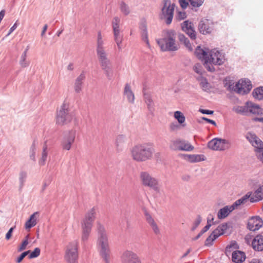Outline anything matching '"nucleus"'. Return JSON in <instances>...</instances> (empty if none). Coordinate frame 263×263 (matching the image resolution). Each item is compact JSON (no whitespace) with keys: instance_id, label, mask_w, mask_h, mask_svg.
<instances>
[{"instance_id":"nucleus-60","label":"nucleus","mask_w":263,"mask_h":263,"mask_svg":"<svg viewBox=\"0 0 263 263\" xmlns=\"http://www.w3.org/2000/svg\"><path fill=\"white\" fill-rule=\"evenodd\" d=\"M17 21H16L15 24L11 27L10 29L9 32L7 35V36H9L16 28L17 26Z\"/></svg>"},{"instance_id":"nucleus-59","label":"nucleus","mask_w":263,"mask_h":263,"mask_svg":"<svg viewBox=\"0 0 263 263\" xmlns=\"http://www.w3.org/2000/svg\"><path fill=\"white\" fill-rule=\"evenodd\" d=\"M199 111L203 114L212 115L214 111L213 110H206L203 109H200Z\"/></svg>"},{"instance_id":"nucleus-6","label":"nucleus","mask_w":263,"mask_h":263,"mask_svg":"<svg viewBox=\"0 0 263 263\" xmlns=\"http://www.w3.org/2000/svg\"><path fill=\"white\" fill-rule=\"evenodd\" d=\"M250 195L251 194L248 193L242 197L237 200L232 205H227L220 209L217 213L218 218L220 219H222L227 217L233 210L237 209L239 206L246 203L248 201Z\"/></svg>"},{"instance_id":"nucleus-34","label":"nucleus","mask_w":263,"mask_h":263,"mask_svg":"<svg viewBox=\"0 0 263 263\" xmlns=\"http://www.w3.org/2000/svg\"><path fill=\"white\" fill-rule=\"evenodd\" d=\"M47 146L46 144H45L43 147L42 157L39 160V164L40 166H43L45 164V162L47 158Z\"/></svg>"},{"instance_id":"nucleus-37","label":"nucleus","mask_w":263,"mask_h":263,"mask_svg":"<svg viewBox=\"0 0 263 263\" xmlns=\"http://www.w3.org/2000/svg\"><path fill=\"white\" fill-rule=\"evenodd\" d=\"M126 137L123 135H118L116 140V145L118 148H120L125 143Z\"/></svg>"},{"instance_id":"nucleus-58","label":"nucleus","mask_w":263,"mask_h":263,"mask_svg":"<svg viewBox=\"0 0 263 263\" xmlns=\"http://www.w3.org/2000/svg\"><path fill=\"white\" fill-rule=\"evenodd\" d=\"M200 86L203 89H206L208 87V83L205 79H203L200 83Z\"/></svg>"},{"instance_id":"nucleus-53","label":"nucleus","mask_w":263,"mask_h":263,"mask_svg":"<svg viewBox=\"0 0 263 263\" xmlns=\"http://www.w3.org/2000/svg\"><path fill=\"white\" fill-rule=\"evenodd\" d=\"M201 221V217L199 216L194 222V226L192 229L193 230H194L199 226V224L200 223Z\"/></svg>"},{"instance_id":"nucleus-56","label":"nucleus","mask_w":263,"mask_h":263,"mask_svg":"<svg viewBox=\"0 0 263 263\" xmlns=\"http://www.w3.org/2000/svg\"><path fill=\"white\" fill-rule=\"evenodd\" d=\"M227 249H229L230 251L232 249H237L238 248V245L236 242H232L230 245H229L227 247Z\"/></svg>"},{"instance_id":"nucleus-33","label":"nucleus","mask_w":263,"mask_h":263,"mask_svg":"<svg viewBox=\"0 0 263 263\" xmlns=\"http://www.w3.org/2000/svg\"><path fill=\"white\" fill-rule=\"evenodd\" d=\"M124 93L126 96L129 102H133L135 99L134 95L128 84H126L124 88Z\"/></svg>"},{"instance_id":"nucleus-13","label":"nucleus","mask_w":263,"mask_h":263,"mask_svg":"<svg viewBox=\"0 0 263 263\" xmlns=\"http://www.w3.org/2000/svg\"><path fill=\"white\" fill-rule=\"evenodd\" d=\"M208 146L213 151H224L229 148V143L224 139L215 138L209 142Z\"/></svg>"},{"instance_id":"nucleus-17","label":"nucleus","mask_w":263,"mask_h":263,"mask_svg":"<svg viewBox=\"0 0 263 263\" xmlns=\"http://www.w3.org/2000/svg\"><path fill=\"white\" fill-rule=\"evenodd\" d=\"M227 224H221L215 230L213 231L211 234L207 238L205 241L206 245L210 244L214 240L217 238L219 236L222 235L227 230Z\"/></svg>"},{"instance_id":"nucleus-64","label":"nucleus","mask_w":263,"mask_h":263,"mask_svg":"<svg viewBox=\"0 0 263 263\" xmlns=\"http://www.w3.org/2000/svg\"><path fill=\"white\" fill-rule=\"evenodd\" d=\"M179 40L181 43L185 42L187 39L182 34H180L178 36Z\"/></svg>"},{"instance_id":"nucleus-4","label":"nucleus","mask_w":263,"mask_h":263,"mask_svg":"<svg viewBox=\"0 0 263 263\" xmlns=\"http://www.w3.org/2000/svg\"><path fill=\"white\" fill-rule=\"evenodd\" d=\"M224 61V56L219 51L214 49L209 51L203 65L208 71L213 72L215 70L214 65H221Z\"/></svg>"},{"instance_id":"nucleus-8","label":"nucleus","mask_w":263,"mask_h":263,"mask_svg":"<svg viewBox=\"0 0 263 263\" xmlns=\"http://www.w3.org/2000/svg\"><path fill=\"white\" fill-rule=\"evenodd\" d=\"M78 244L76 241L69 243L66 247L64 258L68 263H77L78 259Z\"/></svg>"},{"instance_id":"nucleus-43","label":"nucleus","mask_w":263,"mask_h":263,"mask_svg":"<svg viewBox=\"0 0 263 263\" xmlns=\"http://www.w3.org/2000/svg\"><path fill=\"white\" fill-rule=\"evenodd\" d=\"M233 110L237 114H245L247 112V105L243 106H235L233 108Z\"/></svg>"},{"instance_id":"nucleus-15","label":"nucleus","mask_w":263,"mask_h":263,"mask_svg":"<svg viewBox=\"0 0 263 263\" xmlns=\"http://www.w3.org/2000/svg\"><path fill=\"white\" fill-rule=\"evenodd\" d=\"M252 88L251 82L248 80L241 79L236 83L234 90L239 94L249 92Z\"/></svg>"},{"instance_id":"nucleus-46","label":"nucleus","mask_w":263,"mask_h":263,"mask_svg":"<svg viewBox=\"0 0 263 263\" xmlns=\"http://www.w3.org/2000/svg\"><path fill=\"white\" fill-rule=\"evenodd\" d=\"M40 249L39 248H35V249L30 254L29 258H33L38 257L40 254Z\"/></svg>"},{"instance_id":"nucleus-5","label":"nucleus","mask_w":263,"mask_h":263,"mask_svg":"<svg viewBox=\"0 0 263 263\" xmlns=\"http://www.w3.org/2000/svg\"><path fill=\"white\" fill-rule=\"evenodd\" d=\"M73 118L72 115L69 113L68 104L63 103L57 112L55 123L58 125L63 126L70 123Z\"/></svg>"},{"instance_id":"nucleus-31","label":"nucleus","mask_w":263,"mask_h":263,"mask_svg":"<svg viewBox=\"0 0 263 263\" xmlns=\"http://www.w3.org/2000/svg\"><path fill=\"white\" fill-rule=\"evenodd\" d=\"M146 220L156 234L160 233V230L155 220L149 215L146 216Z\"/></svg>"},{"instance_id":"nucleus-62","label":"nucleus","mask_w":263,"mask_h":263,"mask_svg":"<svg viewBox=\"0 0 263 263\" xmlns=\"http://www.w3.org/2000/svg\"><path fill=\"white\" fill-rule=\"evenodd\" d=\"M257 153V157L263 162V149H259Z\"/></svg>"},{"instance_id":"nucleus-52","label":"nucleus","mask_w":263,"mask_h":263,"mask_svg":"<svg viewBox=\"0 0 263 263\" xmlns=\"http://www.w3.org/2000/svg\"><path fill=\"white\" fill-rule=\"evenodd\" d=\"M15 228V226H14V227L11 228L9 229V230L8 231V232L7 233V234H6V237H5V238L6 240H8L11 238V237L12 236V233Z\"/></svg>"},{"instance_id":"nucleus-18","label":"nucleus","mask_w":263,"mask_h":263,"mask_svg":"<svg viewBox=\"0 0 263 263\" xmlns=\"http://www.w3.org/2000/svg\"><path fill=\"white\" fill-rule=\"evenodd\" d=\"M263 226V220L259 216L250 218L248 222V229L252 231L259 230Z\"/></svg>"},{"instance_id":"nucleus-63","label":"nucleus","mask_w":263,"mask_h":263,"mask_svg":"<svg viewBox=\"0 0 263 263\" xmlns=\"http://www.w3.org/2000/svg\"><path fill=\"white\" fill-rule=\"evenodd\" d=\"M202 120H204V121H206L207 122L211 123L215 126L216 125V122L214 120L208 119L205 117H202Z\"/></svg>"},{"instance_id":"nucleus-20","label":"nucleus","mask_w":263,"mask_h":263,"mask_svg":"<svg viewBox=\"0 0 263 263\" xmlns=\"http://www.w3.org/2000/svg\"><path fill=\"white\" fill-rule=\"evenodd\" d=\"M181 28L191 39H195L196 38L195 31L191 22L189 21L183 22L181 24Z\"/></svg>"},{"instance_id":"nucleus-28","label":"nucleus","mask_w":263,"mask_h":263,"mask_svg":"<svg viewBox=\"0 0 263 263\" xmlns=\"http://www.w3.org/2000/svg\"><path fill=\"white\" fill-rule=\"evenodd\" d=\"M101 67L102 70H104L106 76L108 78H110L112 76L113 71L112 69V66L110 61H106L102 63H100Z\"/></svg>"},{"instance_id":"nucleus-47","label":"nucleus","mask_w":263,"mask_h":263,"mask_svg":"<svg viewBox=\"0 0 263 263\" xmlns=\"http://www.w3.org/2000/svg\"><path fill=\"white\" fill-rule=\"evenodd\" d=\"M191 5L195 7H200L204 0H189Z\"/></svg>"},{"instance_id":"nucleus-24","label":"nucleus","mask_w":263,"mask_h":263,"mask_svg":"<svg viewBox=\"0 0 263 263\" xmlns=\"http://www.w3.org/2000/svg\"><path fill=\"white\" fill-rule=\"evenodd\" d=\"M39 213L37 212L33 213L29 217V219L25 223V228L29 230L30 228L34 227L37 223V218Z\"/></svg>"},{"instance_id":"nucleus-49","label":"nucleus","mask_w":263,"mask_h":263,"mask_svg":"<svg viewBox=\"0 0 263 263\" xmlns=\"http://www.w3.org/2000/svg\"><path fill=\"white\" fill-rule=\"evenodd\" d=\"M193 69L195 72H196L197 73L201 75L202 73V66L199 64H196L194 67Z\"/></svg>"},{"instance_id":"nucleus-10","label":"nucleus","mask_w":263,"mask_h":263,"mask_svg":"<svg viewBox=\"0 0 263 263\" xmlns=\"http://www.w3.org/2000/svg\"><path fill=\"white\" fill-rule=\"evenodd\" d=\"M120 20L118 17H115L111 23L113 30L114 40L117 44L119 50L121 49V44L122 43L123 36L121 34L120 29Z\"/></svg>"},{"instance_id":"nucleus-48","label":"nucleus","mask_w":263,"mask_h":263,"mask_svg":"<svg viewBox=\"0 0 263 263\" xmlns=\"http://www.w3.org/2000/svg\"><path fill=\"white\" fill-rule=\"evenodd\" d=\"M186 17V13L184 11H179L176 16V19L180 21L184 20Z\"/></svg>"},{"instance_id":"nucleus-41","label":"nucleus","mask_w":263,"mask_h":263,"mask_svg":"<svg viewBox=\"0 0 263 263\" xmlns=\"http://www.w3.org/2000/svg\"><path fill=\"white\" fill-rule=\"evenodd\" d=\"M82 240L83 241L88 240L90 235L91 229L82 228Z\"/></svg>"},{"instance_id":"nucleus-30","label":"nucleus","mask_w":263,"mask_h":263,"mask_svg":"<svg viewBox=\"0 0 263 263\" xmlns=\"http://www.w3.org/2000/svg\"><path fill=\"white\" fill-rule=\"evenodd\" d=\"M209 51H206L202 49L200 46H198L195 51V54L199 59L202 60L203 63L208 55Z\"/></svg>"},{"instance_id":"nucleus-50","label":"nucleus","mask_w":263,"mask_h":263,"mask_svg":"<svg viewBox=\"0 0 263 263\" xmlns=\"http://www.w3.org/2000/svg\"><path fill=\"white\" fill-rule=\"evenodd\" d=\"M30 253V251H27L22 253L21 255L16 259V262L17 263H20L24 257Z\"/></svg>"},{"instance_id":"nucleus-38","label":"nucleus","mask_w":263,"mask_h":263,"mask_svg":"<svg viewBox=\"0 0 263 263\" xmlns=\"http://www.w3.org/2000/svg\"><path fill=\"white\" fill-rule=\"evenodd\" d=\"M27 51V50H26L24 51V52H23V53L22 54V55L21 56V60L20 61V64L21 66L23 68L28 66L30 64L29 62H28L26 60Z\"/></svg>"},{"instance_id":"nucleus-11","label":"nucleus","mask_w":263,"mask_h":263,"mask_svg":"<svg viewBox=\"0 0 263 263\" xmlns=\"http://www.w3.org/2000/svg\"><path fill=\"white\" fill-rule=\"evenodd\" d=\"M175 5L172 4L170 0H164L163 6L162 8V13L164 17L166 19V23L170 24L172 21Z\"/></svg>"},{"instance_id":"nucleus-12","label":"nucleus","mask_w":263,"mask_h":263,"mask_svg":"<svg viewBox=\"0 0 263 263\" xmlns=\"http://www.w3.org/2000/svg\"><path fill=\"white\" fill-rule=\"evenodd\" d=\"M104 42L101 33L99 32L97 37V53L100 63L110 61L107 57V54L103 47Z\"/></svg>"},{"instance_id":"nucleus-42","label":"nucleus","mask_w":263,"mask_h":263,"mask_svg":"<svg viewBox=\"0 0 263 263\" xmlns=\"http://www.w3.org/2000/svg\"><path fill=\"white\" fill-rule=\"evenodd\" d=\"M93 221L88 220V219L84 218L82 222V228L91 229Z\"/></svg>"},{"instance_id":"nucleus-2","label":"nucleus","mask_w":263,"mask_h":263,"mask_svg":"<svg viewBox=\"0 0 263 263\" xmlns=\"http://www.w3.org/2000/svg\"><path fill=\"white\" fill-rule=\"evenodd\" d=\"M162 39L157 40L158 44L163 51H176L179 45L176 42V32L173 29L165 30L163 31Z\"/></svg>"},{"instance_id":"nucleus-3","label":"nucleus","mask_w":263,"mask_h":263,"mask_svg":"<svg viewBox=\"0 0 263 263\" xmlns=\"http://www.w3.org/2000/svg\"><path fill=\"white\" fill-rule=\"evenodd\" d=\"M130 153L133 160L141 162L150 159L153 156V151L146 144H138L130 148Z\"/></svg>"},{"instance_id":"nucleus-21","label":"nucleus","mask_w":263,"mask_h":263,"mask_svg":"<svg viewBox=\"0 0 263 263\" xmlns=\"http://www.w3.org/2000/svg\"><path fill=\"white\" fill-rule=\"evenodd\" d=\"M184 159L190 163H196L205 160L206 157L202 154H184Z\"/></svg>"},{"instance_id":"nucleus-32","label":"nucleus","mask_w":263,"mask_h":263,"mask_svg":"<svg viewBox=\"0 0 263 263\" xmlns=\"http://www.w3.org/2000/svg\"><path fill=\"white\" fill-rule=\"evenodd\" d=\"M140 29L141 31V36L143 41L145 42L148 46H149V44L148 39L146 25L145 22L141 24Z\"/></svg>"},{"instance_id":"nucleus-29","label":"nucleus","mask_w":263,"mask_h":263,"mask_svg":"<svg viewBox=\"0 0 263 263\" xmlns=\"http://www.w3.org/2000/svg\"><path fill=\"white\" fill-rule=\"evenodd\" d=\"M247 112H250L253 114H259L261 113V108L257 104L251 102H246Z\"/></svg>"},{"instance_id":"nucleus-54","label":"nucleus","mask_w":263,"mask_h":263,"mask_svg":"<svg viewBox=\"0 0 263 263\" xmlns=\"http://www.w3.org/2000/svg\"><path fill=\"white\" fill-rule=\"evenodd\" d=\"M189 51H192L193 48L188 39L182 43Z\"/></svg>"},{"instance_id":"nucleus-1","label":"nucleus","mask_w":263,"mask_h":263,"mask_svg":"<svg viewBox=\"0 0 263 263\" xmlns=\"http://www.w3.org/2000/svg\"><path fill=\"white\" fill-rule=\"evenodd\" d=\"M98 231L99 236L97 242V247L99 255L104 263H110L111 251L105 229L103 226L99 223Z\"/></svg>"},{"instance_id":"nucleus-55","label":"nucleus","mask_w":263,"mask_h":263,"mask_svg":"<svg viewBox=\"0 0 263 263\" xmlns=\"http://www.w3.org/2000/svg\"><path fill=\"white\" fill-rule=\"evenodd\" d=\"M214 218L213 215H212L211 214H209L208 216V219H207V223H208V224L211 223L212 225L215 224V222L214 221Z\"/></svg>"},{"instance_id":"nucleus-39","label":"nucleus","mask_w":263,"mask_h":263,"mask_svg":"<svg viewBox=\"0 0 263 263\" xmlns=\"http://www.w3.org/2000/svg\"><path fill=\"white\" fill-rule=\"evenodd\" d=\"M174 118L178 121L179 123L180 124H182L184 123L185 120V118L183 115V113H182L180 111H176L174 112Z\"/></svg>"},{"instance_id":"nucleus-40","label":"nucleus","mask_w":263,"mask_h":263,"mask_svg":"<svg viewBox=\"0 0 263 263\" xmlns=\"http://www.w3.org/2000/svg\"><path fill=\"white\" fill-rule=\"evenodd\" d=\"M120 10L121 12L125 16L128 15L130 10L129 6L124 2H122L120 5Z\"/></svg>"},{"instance_id":"nucleus-44","label":"nucleus","mask_w":263,"mask_h":263,"mask_svg":"<svg viewBox=\"0 0 263 263\" xmlns=\"http://www.w3.org/2000/svg\"><path fill=\"white\" fill-rule=\"evenodd\" d=\"M29 235H27L25 237V239L22 241V243L20 245L18 248V251L21 252L26 249L27 246L28 245Z\"/></svg>"},{"instance_id":"nucleus-57","label":"nucleus","mask_w":263,"mask_h":263,"mask_svg":"<svg viewBox=\"0 0 263 263\" xmlns=\"http://www.w3.org/2000/svg\"><path fill=\"white\" fill-rule=\"evenodd\" d=\"M179 4L180 6L183 8L185 9L187 7L188 5V3L186 1V0H179Z\"/></svg>"},{"instance_id":"nucleus-45","label":"nucleus","mask_w":263,"mask_h":263,"mask_svg":"<svg viewBox=\"0 0 263 263\" xmlns=\"http://www.w3.org/2000/svg\"><path fill=\"white\" fill-rule=\"evenodd\" d=\"M145 101L147 104V107L149 110L153 108L154 103L149 96H146L145 97Z\"/></svg>"},{"instance_id":"nucleus-9","label":"nucleus","mask_w":263,"mask_h":263,"mask_svg":"<svg viewBox=\"0 0 263 263\" xmlns=\"http://www.w3.org/2000/svg\"><path fill=\"white\" fill-rule=\"evenodd\" d=\"M170 147L174 151L186 152H191L194 149V146L189 141L180 139H177L171 141Z\"/></svg>"},{"instance_id":"nucleus-7","label":"nucleus","mask_w":263,"mask_h":263,"mask_svg":"<svg viewBox=\"0 0 263 263\" xmlns=\"http://www.w3.org/2000/svg\"><path fill=\"white\" fill-rule=\"evenodd\" d=\"M140 180L141 184L155 191L159 190L158 180L147 172H142L140 174Z\"/></svg>"},{"instance_id":"nucleus-16","label":"nucleus","mask_w":263,"mask_h":263,"mask_svg":"<svg viewBox=\"0 0 263 263\" xmlns=\"http://www.w3.org/2000/svg\"><path fill=\"white\" fill-rule=\"evenodd\" d=\"M122 263H142L140 258L135 252L126 250L121 256Z\"/></svg>"},{"instance_id":"nucleus-23","label":"nucleus","mask_w":263,"mask_h":263,"mask_svg":"<svg viewBox=\"0 0 263 263\" xmlns=\"http://www.w3.org/2000/svg\"><path fill=\"white\" fill-rule=\"evenodd\" d=\"M251 195L249 198L251 202H255L263 199V185L258 187L254 194Z\"/></svg>"},{"instance_id":"nucleus-19","label":"nucleus","mask_w":263,"mask_h":263,"mask_svg":"<svg viewBox=\"0 0 263 263\" xmlns=\"http://www.w3.org/2000/svg\"><path fill=\"white\" fill-rule=\"evenodd\" d=\"M246 137L254 147L258 149H263V142L255 134L249 132L247 133Z\"/></svg>"},{"instance_id":"nucleus-25","label":"nucleus","mask_w":263,"mask_h":263,"mask_svg":"<svg viewBox=\"0 0 263 263\" xmlns=\"http://www.w3.org/2000/svg\"><path fill=\"white\" fill-rule=\"evenodd\" d=\"M84 79V74H81L76 79L73 85V88L76 93H79L82 91Z\"/></svg>"},{"instance_id":"nucleus-35","label":"nucleus","mask_w":263,"mask_h":263,"mask_svg":"<svg viewBox=\"0 0 263 263\" xmlns=\"http://www.w3.org/2000/svg\"><path fill=\"white\" fill-rule=\"evenodd\" d=\"M96 208L93 207L86 213L84 218L88 219V220L94 221L96 214Z\"/></svg>"},{"instance_id":"nucleus-36","label":"nucleus","mask_w":263,"mask_h":263,"mask_svg":"<svg viewBox=\"0 0 263 263\" xmlns=\"http://www.w3.org/2000/svg\"><path fill=\"white\" fill-rule=\"evenodd\" d=\"M253 96L258 100H263V87L255 89L253 92Z\"/></svg>"},{"instance_id":"nucleus-61","label":"nucleus","mask_w":263,"mask_h":263,"mask_svg":"<svg viewBox=\"0 0 263 263\" xmlns=\"http://www.w3.org/2000/svg\"><path fill=\"white\" fill-rule=\"evenodd\" d=\"M212 224L211 223H207V224L202 229V230L201 231V233L203 234L205 232H206L207 231L209 230L210 228L211 227Z\"/></svg>"},{"instance_id":"nucleus-22","label":"nucleus","mask_w":263,"mask_h":263,"mask_svg":"<svg viewBox=\"0 0 263 263\" xmlns=\"http://www.w3.org/2000/svg\"><path fill=\"white\" fill-rule=\"evenodd\" d=\"M252 247L258 251H263V236L258 235L252 241Z\"/></svg>"},{"instance_id":"nucleus-27","label":"nucleus","mask_w":263,"mask_h":263,"mask_svg":"<svg viewBox=\"0 0 263 263\" xmlns=\"http://www.w3.org/2000/svg\"><path fill=\"white\" fill-rule=\"evenodd\" d=\"M210 21L208 20L201 21L199 24V29L202 34L211 32L212 28L210 26Z\"/></svg>"},{"instance_id":"nucleus-14","label":"nucleus","mask_w":263,"mask_h":263,"mask_svg":"<svg viewBox=\"0 0 263 263\" xmlns=\"http://www.w3.org/2000/svg\"><path fill=\"white\" fill-rule=\"evenodd\" d=\"M76 132L72 129L69 130L66 133L61 142V146L63 149L69 151L70 149L72 144L74 143L76 139Z\"/></svg>"},{"instance_id":"nucleus-26","label":"nucleus","mask_w":263,"mask_h":263,"mask_svg":"<svg viewBox=\"0 0 263 263\" xmlns=\"http://www.w3.org/2000/svg\"><path fill=\"white\" fill-rule=\"evenodd\" d=\"M246 254L243 252L240 251H235L232 253V259L233 262L241 263L246 259Z\"/></svg>"},{"instance_id":"nucleus-51","label":"nucleus","mask_w":263,"mask_h":263,"mask_svg":"<svg viewBox=\"0 0 263 263\" xmlns=\"http://www.w3.org/2000/svg\"><path fill=\"white\" fill-rule=\"evenodd\" d=\"M30 151L31 152V154L30 155V158L33 160V161H35V145L34 144H33L31 147H30Z\"/></svg>"}]
</instances>
